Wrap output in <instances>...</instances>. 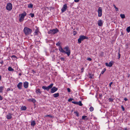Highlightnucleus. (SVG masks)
Segmentation results:
<instances>
[{
	"instance_id": "11",
	"label": "nucleus",
	"mask_w": 130,
	"mask_h": 130,
	"mask_svg": "<svg viewBox=\"0 0 130 130\" xmlns=\"http://www.w3.org/2000/svg\"><path fill=\"white\" fill-rule=\"evenodd\" d=\"M113 63V61H111L109 62V63H105L106 66H107L111 67L112 66Z\"/></svg>"
},
{
	"instance_id": "26",
	"label": "nucleus",
	"mask_w": 130,
	"mask_h": 130,
	"mask_svg": "<svg viewBox=\"0 0 130 130\" xmlns=\"http://www.w3.org/2000/svg\"><path fill=\"white\" fill-rule=\"evenodd\" d=\"M74 113L75 114L76 116L77 117L79 116V113L78 111H75L74 112Z\"/></svg>"
},
{
	"instance_id": "29",
	"label": "nucleus",
	"mask_w": 130,
	"mask_h": 130,
	"mask_svg": "<svg viewBox=\"0 0 130 130\" xmlns=\"http://www.w3.org/2000/svg\"><path fill=\"white\" fill-rule=\"evenodd\" d=\"M120 16L122 19H124L125 18V16L124 14H121L120 15Z\"/></svg>"
},
{
	"instance_id": "32",
	"label": "nucleus",
	"mask_w": 130,
	"mask_h": 130,
	"mask_svg": "<svg viewBox=\"0 0 130 130\" xmlns=\"http://www.w3.org/2000/svg\"><path fill=\"white\" fill-rule=\"evenodd\" d=\"M104 53L103 52H101L100 54V56L101 57H103L104 56Z\"/></svg>"
},
{
	"instance_id": "39",
	"label": "nucleus",
	"mask_w": 130,
	"mask_h": 130,
	"mask_svg": "<svg viewBox=\"0 0 130 130\" xmlns=\"http://www.w3.org/2000/svg\"><path fill=\"white\" fill-rule=\"evenodd\" d=\"M121 108L122 109V110L123 111H124L125 110V108H124V107L123 106V105L121 106Z\"/></svg>"
},
{
	"instance_id": "46",
	"label": "nucleus",
	"mask_w": 130,
	"mask_h": 130,
	"mask_svg": "<svg viewBox=\"0 0 130 130\" xmlns=\"http://www.w3.org/2000/svg\"><path fill=\"white\" fill-rule=\"evenodd\" d=\"M54 7H50V10H51V9L53 10L54 9Z\"/></svg>"
},
{
	"instance_id": "43",
	"label": "nucleus",
	"mask_w": 130,
	"mask_h": 130,
	"mask_svg": "<svg viewBox=\"0 0 130 130\" xmlns=\"http://www.w3.org/2000/svg\"><path fill=\"white\" fill-rule=\"evenodd\" d=\"M46 117H49L50 118H52V116L51 115H47L46 116Z\"/></svg>"
},
{
	"instance_id": "53",
	"label": "nucleus",
	"mask_w": 130,
	"mask_h": 130,
	"mask_svg": "<svg viewBox=\"0 0 130 130\" xmlns=\"http://www.w3.org/2000/svg\"><path fill=\"white\" fill-rule=\"evenodd\" d=\"M128 44H126V48H128Z\"/></svg>"
},
{
	"instance_id": "42",
	"label": "nucleus",
	"mask_w": 130,
	"mask_h": 130,
	"mask_svg": "<svg viewBox=\"0 0 130 130\" xmlns=\"http://www.w3.org/2000/svg\"><path fill=\"white\" fill-rule=\"evenodd\" d=\"M67 89V90L69 92H71V90L69 88H68Z\"/></svg>"
},
{
	"instance_id": "20",
	"label": "nucleus",
	"mask_w": 130,
	"mask_h": 130,
	"mask_svg": "<svg viewBox=\"0 0 130 130\" xmlns=\"http://www.w3.org/2000/svg\"><path fill=\"white\" fill-rule=\"evenodd\" d=\"M26 107L25 106H22L21 108V109L22 110H26Z\"/></svg>"
},
{
	"instance_id": "7",
	"label": "nucleus",
	"mask_w": 130,
	"mask_h": 130,
	"mask_svg": "<svg viewBox=\"0 0 130 130\" xmlns=\"http://www.w3.org/2000/svg\"><path fill=\"white\" fill-rule=\"evenodd\" d=\"M12 8V5L10 3H8L7 4L6 7V9L8 10H11Z\"/></svg>"
},
{
	"instance_id": "12",
	"label": "nucleus",
	"mask_w": 130,
	"mask_h": 130,
	"mask_svg": "<svg viewBox=\"0 0 130 130\" xmlns=\"http://www.w3.org/2000/svg\"><path fill=\"white\" fill-rule=\"evenodd\" d=\"M23 83L22 82H20L17 85V87L20 90L22 89V87Z\"/></svg>"
},
{
	"instance_id": "23",
	"label": "nucleus",
	"mask_w": 130,
	"mask_h": 130,
	"mask_svg": "<svg viewBox=\"0 0 130 130\" xmlns=\"http://www.w3.org/2000/svg\"><path fill=\"white\" fill-rule=\"evenodd\" d=\"M8 70L9 71H14V69H12L11 67H9L8 68Z\"/></svg>"
},
{
	"instance_id": "59",
	"label": "nucleus",
	"mask_w": 130,
	"mask_h": 130,
	"mask_svg": "<svg viewBox=\"0 0 130 130\" xmlns=\"http://www.w3.org/2000/svg\"><path fill=\"white\" fill-rule=\"evenodd\" d=\"M46 8H47V9H48V7H46Z\"/></svg>"
},
{
	"instance_id": "22",
	"label": "nucleus",
	"mask_w": 130,
	"mask_h": 130,
	"mask_svg": "<svg viewBox=\"0 0 130 130\" xmlns=\"http://www.w3.org/2000/svg\"><path fill=\"white\" fill-rule=\"evenodd\" d=\"M39 31L38 29H36L34 33V35H37L38 34Z\"/></svg>"
},
{
	"instance_id": "4",
	"label": "nucleus",
	"mask_w": 130,
	"mask_h": 130,
	"mask_svg": "<svg viewBox=\"0 0 130 130\" xmlns=\"http://www.w3.org/2000/svg\"><path fill=\"white\" fill-rule=\"evenodd\" d=\"M57 28L50 29L48 32V34L51 35H54L59 32Z\"/></svg>"
},
{
	"instance_id": "45",
	"label": "nucleus",
	"mask_w": 130,
	"mask_h": 130,
	"mask_svg": "<svg viewBox=\"0 0 130 130\" xmlns=\"http://www.w3.org/2000/svg\"><path fill=\"white\" fill-rule=\"evenodd\" d=\"M112 82H110L109 84V87H111V85L112 84Z\"/></svg>"
},
{
	"instance_id": "36",
	"label": "nucleus",
	"mask_w": 130,
	"mask_h": 130,
	"mask_svg": "<svg viewBox=\"0 0 130 130\" xmlns=\"http://www.w3.org/2000/svg\"><path fill=\"white\" fill-rule=\"evenodd\" d=\"M73 34L74 36L75 35L77 34V31H74L73 32Z\"/></svg>"
},
{
	"instance_id": "47",
	"label": "nucleus",
	"mask_w": 130,
	"mask_h": 130,
	"mask_svg": "<svg viewBox=\"0 0 130 130\" xmlns=\"http://www.w3.org/2000/svg\"><path fill=\"white\" fill-rule=\"evenodd\" d=\"M11 58H17L16 57V56H15V55H12L11 56Z\"/></svg>"
},
{
	"instance_id": "41",
	"label": "nucleus",
	"mask_w": 130,
	"mask_h": 130,
	"mask_svg": "<svg viewBox=\"0 0 130 130\" xmlns=\"http://www.w3.org/2000/svg\"><path fill=\"white\" fill-rule=\"evenodd\" d=\"M87 60L89 61H91L92 60V59L89 57H88L87 58Z\"/></svg>"
},
{
	"instance_id": "54",
	"label": "nucleus",
	"mask_w": 130,
	"mask_h": 130,
	"mask_svg": "<svg viewBox=\"0 0 130 130\" xmlns=\"http://www.w3.org/2000/svg\"><path fill=\"white\" fill-rule=\"evenodd\" d=\"M81 71H82V72H83V71H84V69L83 68H82L81 69Z\"/></svg>"
},
{
	"instance_id": "27",
	"label": "nucleus",
	"mask_w": 130,
	"mask_h": 130,
	"mask_svg": "<svg viewBox=\"0 0 130 130\" xmlns=\"http://www.w3.org/2000/svg\"><path fill=\"white\" fill-rule=\"evenodd\" d=\"M77 105L80 106H82L83 105V104L82 103V102L81 101H80L79 102H78Z\"/></svg>"
},
{
	"instance_id": "6",
	"label": "nucleus",
	"mask_w": 130,
	"mask_h": 130,
	"mask_svg": "<svg viewBox=\"0 0 130 130\" xmlns=\"http://www.w3.org/2000/svg\"><path fill=\"white\" fill-rule=\"evenodd\" d=\"M53 85V84L52 83L47 87L45 86H42V88L44 89V90H46L47 91H49L50 89L52 88Z\"/></svg>"
},
{
	"instance_id": "9",
	"label": "nucleus",
	"mask_w": 130,
	"mask_h": 130,
	"mask_svg": "<svg viewBox=\"0 0 130 130\" xmlns=\"http://www.w3.org/2000/svg\"><path fill=\"white\" fill-rule=\"evenodd\" d=\"M67 7V4H65L64 5H63L61 9V12L63 13L66 10Z\"/></svg>"
},
{
	"instance_id": "21",
	"label": "nucleus",
	"mask_w": 130,
	"mask_h": 130,
	"mask_svg": "<svg viewBox=\"0 0 130 130\" xmlns=\"http://www.w3.org/2000/svg\"><path fill=\"white\" fill-rule=\"evenodd\" d=\"M93 74L90 73L89 74L88 77L89 78H93Z\"/></svg>"
},
{
	"instance_id": "57",
	"label": "nucleus",
	"mask_w": 130,
	"mask_h": 130,
	"mask_svg": "<svg viewBox=\"0 0 130 130\" xmlns=\"http://www.w3.org/2000/svg\"><path fill=\"white\" fill-rule=\"evenodd\" d=\"M1 76L0 75V80H1Z\"/></svg>"
},
{
	"instance_id": "31",
	"label": "nucleus",
	"mask_w": 130,
	"mask_h": 130,
	"mask_svg": "<svg viewBox=\"0 0 130 130\" xmlns=\"http://www.w3.org/2000/svg\"><path fill=\"white\" fill-rule=\"evenodd\" d=\"M113 6L114 8H115L116 11H118V8L115 5L113 4Z\"/></svg>"
},
{
	"instance_id": "40",
	"label": "nucleus",
	"mask_w": 130,
	"mask_h": 130,
	"mask_svg": "<svg viewBox=\"0 0 130 130\" xmlns=\"http://www.w3.org/2000/svg\"><path fill=\"white\" fill-rule=\"evenodd\" d=\"M118 59H119L120 57V53L119 52L118 53Z\"/></svg>"
},
{
	"instance_id": "2",
	"label": "nucleus",
	"mask_w": 130,
	"mask_h": 130,
	"mask_svg": "<svg viewBox=\"0 0 130 130\" xmlns=\"http://www.w3.org/2000/svg\"><path fill=\"white\" fill-rule=\"evenodd\" d=\"M23 31L26 35L30 34L32 32V30L27 27H25L23 30Z\"/></svg>"
},
{
	"instance_id": "8",
	"label": "nucleus",
	"mask_w": 130,
	"mask_h": 130,
	"mask_svg": "<svg viewBox=\"0 0 130 130\" xmlns=\"http://www.w3.org/2000/svg\"><path fill=\"white\" fill-rule=\"evenodd\" d=\"M98 16L99 17H101L102 15V9L101 7H99L98 11Z\"/></svg>"
},
{
	"instance_id": "49",
	"label": "nucleus",
	"mask_w": 130,
	"mask_h": 130,
	"mask_svg": "<svg viewBox=\"0 0 130 130\" xmlns=\"http://www.w3.org/2000/svg\"><path fill=\"white\" fill-rule=\"evenodd\" d=\"M3 98L0 95V100H3Z\"/></svg>"
},
{
	"instance_id": "51",
	"label": "nucleus",
	"mask_w": 130,
	"mask_h": 130,
	"mask_svg": "<svg viewBox=\"0 0 130 130\" xmlns=\"http://www.w3.org/2000/svg\"><path fill=\"white\" fill-rule=\"evenodd\" d=\"M10 88H8L7 89V91H10Z\"/></svg>"
},
{
	"instance_id": "28",
	"label": "nucleus",
	"mask_w": 130,
	"mask_h": 130,
	"mask_svg": "<svg viewBox=\"0 0 130 130\" xmlns=\"http://www.w3.org/2000/svg\"><path fill=\"white\" fill-rule=\"evenodd\" d=\"M126 30L128 32H130V26L128 27L126 29Z\"/></svg>"
},
{
	"instance_id": "1",
	"label": "nucleus",
	"mask_w": 130,
	"mask_h": 130,
	"mask_svg": "<svg viewBox=\"0 0 130 130\" xmlns=\"http://www.w3.org/2000/svg\"><path fill=\"white\" fill-rule=\"evenodd\" d=\"M61 44V43L60 42H58L56 44V46H59L58 48L59 51L62 53L66 54L68 56H69L71 54V51L70 48L68 46H67L62 48L60 45Z\"/></svg>"
},
{
	"instance_id": "52",
	"label": "nucleus",
	"mask_w": 130,
	"mask_h": 130,
	"mask_svg": "<svg viewBox=\"0 0 130 130\" xmlns=\"http://www.w3.org/2000/svg\"><path fill=\"white\" fill-rule=\"evenodd\" d=\"M0 63L2 64L3 63V61H2L1 62H0Z\"/></svg>"
},
{
	"instance_id": "56",
	"label": "nucleus",
	"mask_w": 130,
	"mask_h": 130,
	"mask_svg": "<svg viewBox=\"0 0 130 130\" xmlns=\"http://www.w3.org/2000/svg\"><path fill=\"white\" fill-rule=\"evenodd\" d=\"M19 75L21 76V73H19Z\"/></svg>"
},
{
	"instance_id": "35",
	"label": "nucleus",
	"mask_w": 130,
	"mask_h": 130,
	"mask_svg": "<svg viewBox=\"0 0 130 130\" xmlns=\"http://www.w3.org/2000/svg\"><path fill=\"white\" fill-rule=\"evenodd\" d=\"M29 15L31 17L33 18L34 16V13H31Z\"/></svg>"
},
{
	"instance_id": "30",
	"label": "nucleus",
	"mask_w": 130,
	"mask_h": 130,
	"mask_svg": "<svg viewBox=\"0 0 130 130\" xmlns=\"http://www.w3.org/2000/svg\"><path fill=\"white\" fill-rule=\"evenodd\" d=\"M90 110V111H92L94 110V108L92 106H91L89 108Z\"/></svg>"
},
{
	"instance_id": "14",
	"label": "nucleus",
	"mask_w": 130,
	"mask_h": 130,
	"mask_svg": "<svg viewBox=\"0 0 130 130\" xmlns=\"http://www.w3.org/2000/svg\"><path fill=\"white\" fill-rule=\"evenodd\" d=\"M12 114L10 113H8V114L6 116V118L8 119H10L12 118Z\"/></svg>"
},
{
	"instance_id": "25",
	"label": "nucleus",
	"mask_w": 130,
	"mask_h": 130,
	"mask_svg": "<svg viewBox=\"0 0 130 130\" xmlns=\"http://www.w3.org/2000/svg\"><path fill=\"white\" fill-rule=\"evenodd\" d=\"M87 117L86 116H82V119H84L85 120H87L88 119V118H87Z\"/></svg>"
},
{
	"instance_id": "34",
	"label": "nucleus",
	"mask_w": 130,
	"mask_h": 130,
	"mask_svg": "<svg viewBox=\"0 0 130 130\" xmlns=\"http://www.w3.org/2000/svg\"><path fill=\"white\" fill-rule=\"evenodd\" d=\"M109 102H112L113 101V99L112 98H110L108 99Z\"/></svg>"
},
{
	"instance_id": "16",
	"label": "nucleus",
	"mask_w": 130,
	"mask_h": 130,
	"mask_svg": "<svg viewBox=\"0 0 130 130\" xmlns=\"http://www.w3.org/2000/svg\"><path fill=\"white\" fill-rule=\"evenodd\" d=\"M98 24L99 26H102L103 25V23L101 20H99L98 21Z\"/></svg>"
},
{
	"instance_id": "58",
	"label": "nucleus",
	"mask_w": 130,
	"mask_h": 130,
	"mask_svg": "<svg viewBox=\"0 0 130 130\" xmlns=\"http://www.w3.org/2000/svg\"><path fill=\"white\" fill-rule=\"evenodd\" d=\"M125 130H127V128H125Z\"/></svg>"
},
{
	"instance_id": "15",
	"label": "nucleus",
	"mask_w": 130,
	"mask_h": 130,
	"mask_svg": "<svg viewBox=\"0 0 130 130\" xmlns=\"http://www.w3.org/2000/svg\"><path fill=\"white\" fill-rule=\"evenodd\" d=\"M28 101L30 102H32L34 103H35L36 102L35 99H29L27 100Z\"/></svg>"
},
{
	"instance_id": "48",
	"label": "nucleus",
	"mask_w": 130,
	"mask_h": 130,
	"mask_svg": "<svg viewBox=\"0 0 130 130\" xmlns=\"http://www.w3.org/2000/svg\"><path fill=\"white\" fill-rule=\"evenodd\" d=\"M80 0H74V1L75 2L77 3Z\"/></svg>"
},
{
	"instance_id": "55",
	"label": "nucleus",
	"mask_w": 130,
	"mask_h": 130,
	"mask_svg": "<svg viewBox=\"0 0 130 130\" xmlns=\"http://www.w3.org/2000/svg\"><path fill=\"white\" fill-rule=\"evenodd\" d=\"M32 72H33L34 73H36L35 71L33 70H32Z\"/></svg>"
},
{
	"instance_id": "19",
	"label": "nucleus",
	"mask_w": 130,
	"mask_h": 130,
	"mask_svg": "<svg viewBox=\"0 0 130 130\" xmlns=\"http://www.w3.org/2000/svg\"><path fill=\"white\" fill-rule=\"evenodd\" d=\"M36 92L37 93H39L40 94H41V92L40 91V90L39 88H38L36 90Z\"/></svg>"
},
{
	"instance_id": "38",
	"label": "nucleus",
	"mask_w": 130,
	"mask_h": 130,
	"mask_svg": "<svg viewBox=\"0 0 130 130\" xmlns=\"http://www.w3.org/2000/svg\"><path fill=\"white\" fill-rule=\"evenodd\" d=\"M72 100H74V99L72 98H70L68 99V101L69 102H71L72 101Z\"/></svg>"
},
{
	"instance_id": "5",
	"label": "nucleus",
	"mask_w": 130,
	"mask_h": 130,
	"mask_svg": "<svg viewBox=\"0 0 130 130\" xmlns=\"http://www.w3.org/2000/svg\"><path fill=\"white\" fill-rule=\"evenodd\" d=\"M27 15V13L25 11L23 12V13H21L19 14V21L20 22H21L23 21L24 19L25 16Z\"/></svg>"
},
{
	"instance_id": "17",
	"label": "nucleus",
	"mask_w": 130,
	"mask_h": 130,
	"mask_svg": "<svg viewBox=\"0 0 130 130\" xmlns=\"http://www.w3.org/2000/svg\"><path fill=\"white\" fill-rule=\"evenodd\" d=\"M36 124V123L35 121L34 120L32 121H31V126H34Z\"/></svg>"
},
{
	"instance_id": "44",
	"label": "nucleus",
	"mask_w": 130,
	"mask_h": 130,
	"mask_svg": "<svg viewBox=\"0 0 130 130\" xmlns=\"http://www.w3.org/2000/svg\"><path fill=\"white\" fill-rule=\"evenodd\" d=\"M60 59L61 61H64V59L63 57H61L60 58Z\"/></svg>"
},
{
	"instance_id": "50",
	"label": "nucleus",
	"mask_w": 130,
	"mask_h": 130,
	"mask_svg": "<svg viewBox=\"0 0 130 130\" xmlns=\"http://www.w3.org/2000/svg\"><path fill=\"white\" fill-rule=\"evenodd\" d=\"M124 100L125 101H127V100H128V99H127L126 98H124Z\"/></svg>"
},
{
	"instance_id": "18",
	"label": "nucleus",
	"mask_w": 130,
	"mask_h": 130,
	"mask_svg": "<svg viewBox=\"0 0 130 130\" xmlns=\"http://www.w3.org/2000/svg\"><path fill=\"white\" fill-rule=\"evenodd\" d=\"M59 96V94L58 93H55L53 94V96L55 98H57V97Z\"/></svg>"
},
{
	"instance_id": "10",
	"label": "nucleus",
	"mask_w": 130,
	"mask_h": 130,
	"mask_svg": "<svg viewBox=\"0 0 130 130\" xmlns=\"http://www.w3.org/2000/svg\"><path fill=\"white\" fill-rule=\"evenodd\" d=\"M58 89L57 88H56L54 86L51 89L50 92L51 93H54L57 91Z\"/></svg>"
},
{
	"instance_id": "24",
	"label": "nucleus",
	"mask_w": 130,
	"mask_h": 130,
	"mask_svg": "<svg viewBox=\"0 0 130 130\" xmlns=\"http://www.w3.org/2000/svg\"><path fill=\"white\" fill-rule=\"evenodd\" d=\"M28 8H32L33 7V5L30 3L28 5Z\"/></svg>"
},
{
	"instance_id": "37",
	"label": "nucleus",
	"mask_w": 130,
	"mask_h": 130,
	"mask_svg": "<svg viewBox=\"0 0 130 130\" xmlns=\"http://www.w3.org/2000/svg\"><path fill=\"white\" fill-rule=\"evenodd\" d=\"M78 102H77L72 101V103L75 104L77 105Z\"/></svg>"
},
{
	"instance_id": "3",
	"label": "nucleus",
	"mask_w": 130,
	"mask_h": 130,
	"mask_svg": "<svg viewBox=\"0 0 130 130\" xmlns=\"http://www.w3.org/2000/svg\"><path fill=\"white\" fill-rule=\"evenodd\" d=\"M88 37L83 35H81L79 36V38L78 40V43L80 44L81 43L82 41H83L84 39H88Z\"/></svg>"
},
{
	"instance_id": "13",
	"label": "nucleus",
	"mask_w": 130,
	"mask_h": 130,
	"mask_svg": "<svg viewBox=\"0 0 130 130\" xmlns=\"http://www.w3.org/2000/svg\"><path fill=\"white\" fill-rule=\"evenodd\" d=\"M23 86L25 88H28V83L27 82H24L23 83Z\"/></svg>"
},
{
	"instance_id": "33",
	"label": "nucleus",
	"mask_w": 130,
	"mask_h": 130,
	"mask_svg": "<svg viewBox=\"0 0 130 130\" xmlns=\"http://www.w3.org/2000/svg\"><path fill=\"white\" fill-rule=\"evenodd\" d=\"M106 68H104L103 70L102 71L101 74H103L106 71Z\"/></svg>"
}]
</instances>
